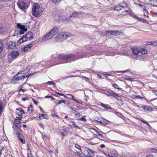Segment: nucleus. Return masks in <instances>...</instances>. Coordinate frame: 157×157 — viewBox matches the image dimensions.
<instances>
[{
    "instance_id": "obj_1",
    "label": "nucleus",
    "mask_w": 157,
    "mask_h": 157,
    "mask_svg": "<svg viewBox=\"0 0 157 157\" xmlns=\"http://www.w3.org/2000/svg\"><path fill=\"white\" fill-rule=\"evenodd\" d=\"M32 12L33 15L35 17L40 16L42 12L40 6L37 4H35L33 6Z\"/></svg>"
},
{
    "instance_id": "obj_2",
    "label": "nucleus",
    "mask_w": 157,
    "mask_h": 157,
    "mask_svg": "<svg viewBox=\"0 0 157 157\" xmlns=\"http://www.w3.org/2000/svg\"><path fill=\"white\" fill-rule=\"evenodd\" d=\"M17 26L18 29L15 30L14 35L17 36L18 34H22L25 32L27 31V29L25 28L24 25H23L20 23H18Z\"/></svg>"
},
{
    "instance_id": "obj_3",
    "label": "nucleus",
    "mask_w": 157,
    "mask_h": 157,
    "mask_svg": "<svg viewBox=\"0 0 157 157\" xmlns=\"http://www.w3.org/2000/svg\"><path fill=\"white\" fill-rule=\"evenodd\" d=\"M83 154L86 156L91 157L93 156L96 152L93 150H91L88 148H85L83 151Z\"/></svg>"
},
{
    "instance_id": "obj_4",
    "label": "nucleus",
    "mask_w": 157,
    "mask_h": 157,
    "mask_svg": "<svg viewBox=\"0 0 157 157\" xmlns=\"http://www.w3.org/2000/svg\"><path fill=\"white\" fill-rule=\"evenodd\" d=\"M73 36V34L69 33H65L62 32L59 33L58 35L59 37L62 39H65L69 37H72Z\"/></svg>"
},
{
    "instance_id": "obj_5",
    "label": "nucleus",
    "mask_w": 157,
    "mask_h": 157,
    "mask_svg": "<svg viewBox=\"0 0 157 157\" xmlns=\"http://www.w3.org/2000/svg\"><path fill=\"white\" fill-rule=\"evenodd\" d=\"M59 30L57 27H55L53 28L51 30L49 33L51 35L52 37L56 35L57 33L59 32Z\"/></svg>"
},
{
    "instance_id": "obj_6",
    "label": "nucleus",
    "mask_w": 157,
    "mask_h": 157,
    "mask_svg": "<svg viewBox=\"0 0 157 157\" xmlns=\"http://www.w3.org/2000/svg\"><path fill=\"white\" fill-rule=\"evenodd\" d=\"M17 5L21 9H25L27 8L26 4L23 2H20L17 3Z\"/></svg>"
},
{
    "instance_id": "obj_7",
    "label": "nucleus",
    "mask_w": 157,
    "mask_h": 157,
    "mask_svg": "<svg viewBox=\"0 0 157 157\" xmlns=\"http://www.w3.org/2000/svg\"><path fill=\"white\" fill-rule=\"evenodd\" d=\"M24 36L27 41H29L32 39L34 37L33 33L31 32H29Z\"/></svg>"
},
{
    "instance_id": "obj_8",
    "label": "nucleus",
    "mask_w": 157,
    "mask_h": 157,
    "mask_svg": "<svg viewBox=\"0 0 157 157\" xmlns=\"http://www.w3.org/2000/svg\"><path fill=\"white\" fill-rule=\"evenodd\" d=\"M131 50L132 53L134 55H137L139 54V50H138V49L136 47H132L131 48Z\"/></svg>"
},
{
    "instance_id": "obj_9",
    "label": "nucleus",
    "mask_w": 157,
    "mask_h": 157,
    "mask_svg": "<svg viewBox=\"0 0 157 157\" xmlns=\"http://www.w3.org/2000/svg\"><path fill=\"white\" fill-rule=\"evenodd\" d=\"M83 13L81 12H75L73 13L70 16V17H75L80 15H82Z\"/></svg>"
},
{
    "instance_id": "obj_10",
    "label": "nucleus",
    "mask_w": 157,
    "mask_h": 157,
    "mask_svg": "<svg viewBox=\"0 0 157 157\" xmlns=\"http://www.w3.org/2000/svg\"><path fill=\"white\" fill-rule=\"evenodd\" d=\"M7 45L8 48L12 49L16 47V44L15 43L12 41H10L7 44Z\"/></svg>"
},
{
    "instance_id": "obj_11",
    "label": "nucleus",
    "mask_w": 157,
    "mask_h": 157,
    "mask_svg": "<svg viewBox=\"0 0 157 157\" xmlns=\"http://www.w3.org/2000/svg\"><path fill=\"white\" fill-rule=\"evenodd\" d=\"M19 55V52L17 51H13L11 54L12 58L14 59L16 58Z\"/></svg>"
},
{
    "instance_id": "obj_12",
    "label": "nucleus",
    "mask_w": 157,
    "mask_h": 157,
    "mask_svg": "<svg viewBox=\"0 0 157 157\" xmlns=\"http://www.w3.org/2000/svg\"><path fill=\"white\" fill-rule=\"evenodd\" d=\"M16 111L17 113L19 116H22L25 113L24 111L21 108L17 109Z\"/></svg>"
},
{
    "instance_id": "obj_13",
    "label": "nucleus",
    "mask_w": 157,
    "mask_h": 157,
    "mask_svg": "<svg viewBox=\"0 0 157 157\" xmlns=\"http://www.w3.org/2000/svg\"><path fill=\"white\" fill-rule=\"evenodd\" d=\"M15 135L17 136L18 139L20 140L21 143L23 144L25 143V140H23V137L19 133L17 132L16 133Z\"/></svg>"
},
{
    "instance_id": "obj_14",
    "label": "nucleus",
    "mask_w": 157,
    "mask_h": 157,
    "mask_svg": "<svg viewBox=\"0 0 157 157\" xmlns=\"http://www.w3.org/2000/svg\"><path fill=\"white\" fill-rule=\"evenodd\" d=\"M51 36V35H50V34L49 33H47L42 38V40L43 41H45L47 40L51 39V38L52 37H49V38H48V37L49 36Z\"/></svg>"
},
{
    "instance_id": "obj_15",
    "label": "nucleus",
    "mask_w": 157,
    "mask_h": 157,
    "mask_svg": "<svg viewBox=\"0 0 157 157\" xmlns=\"http://www.w3.org/2000/svg\"><path fill=\"white\" fill-rule=\"evenodd\" d=\"M59 57L60 58L63 60H67L70 58V56L69 55H64L63 54H61L59 55Z\"/></svg>"
},
{
    "instance_id": "obj_16",
    "label": "nucleus",
    "mask_w": 157,
    "mask_h": 157,
    "mask_svg": "<svg viewBox=\"0 0 157 157\" xmlns=\"http://www.w3.org/2000/svg\"><path fill=\"white\" fill-rule=\"evenodd\" d=\"M139 54H141L142 55H144L147 53V50L144 48H142L139 50Z\"/></svg>"
},
{
    "instance_id": "obj_17",
    "label": "nucleus",
    "mask_w": 157,
    "mask_h": 157,
    "mask_svg": "<svg viewBox=\"0 0 157 157\" xmlns=\"http://www.w3.org/2000/svg\"><path fill=\"white\" fill-rule=\"evenodd\" d=\"M27 41L24 36L19 39L17 41L18 44H20L23 42Z\"/></svg>"
},
{
    "instance_id": "obj_18",
    "label": "nucleus",
    "mask_w": 157,
    "mask_h": 157,
    "mask_svg": "<svg viewBox=\"0 0 157 157\" xmlns=\"http://www.w3.org/2000/svg\"><path fill=\"white\" fill-rule=\"evenodd\" d=\"M120 33L117 31H111V33H110V35H113V36H117L119 35Z\"/></svg>"
},
{
    "instance_id": "obj_19",
    "label": "nucleus",
    "mask_w": 157,
    "mask_h": 157,
    "mask_svg": "<svg viewBox=\"0 0 157 157\" xmlns=\"http://www.w3.org/2000/svg\"><path fill=\"white\" fill-rule=\"evenodd\" d=\"M28 77V76H25V75H23L22 76H20V77H16V78H14L15 80H21L22 78H25Z\"/></svg>"
},
{
    "instance_id": "obj_20",
    "label": "nucleus",
    "mask_w": 157,
    "mask_h": 157,
    "mask_svg": "<svg viewBox=\"0 0 157 157\" xmlns=\"http://www.w3.org/2000/svg\"><path fill=\"white\" fill-rule=\"evenodd\" d=\"M90 131L94 135H97L99 133V132L97 130L93 128H90Z\"/></svg>"
},
{
    "instance_id": "obj_21",
    "label": "nucleus",
    "mask_w": 157,
    "mask_h": 157,
    "mask_svg": "<svg viewBox=\"0 0 157 157\" xmlns=\"http://www.w3.org/2000/svg\"><path fill=\"white\" fill-rule=\"evenodd\" d=\"M101 106L105 108V109H112V108L110 107L108 105L105 104L101 103Z\"/></svg>"
},
{
    "instance_id": "obj_22",
    "label": "nucleus",
    "mask_w": 157,
    "mask_h": 157,
    "mask_svg": "<svg viewBox=\"0 0 157 157\" xmlns=\"http://www.w3.org/2000/svg\"><path fill=\"white\" fill-rule=\"evenodd\" d=\"M143 109L144 110H148L150 111H152L153 110V109L151 108V107L146 106L143 107Z\"/></svg>"
},
{
    "instance_id": "obj_23",
    "label": "nucleus",
    "mask_w": 157,
    "mask_h": 157,
    "mask_svg": "<svg viewBox=\"0 0 157 157\" xmlns=\"http://www.w3.org/2000/svg\"><path fill=\"white\" fill-rule=\"evenodd\" d=\"M67 95L68 96H66V97H65L66 98H69L70 99H72L78 103V101H76L74 98L73 96L71 94H67Z\"/></svg>"
},
{
    "instance_id": "obj_24",
    "label": "nucleus",
    "mask_w": 157,
    "mask_h": 157,
    "mask_svg": "<svg viewBox=\"0 0 157 157\" xmlns=\"http://www.w3.org/2000/svg\"><path fill=\"white\" fill-rule=\"evenodd\" d=\"M121 14L122 15L124 16L128 14H131V13H130V12L127 10H125L122 12V13H121Z\"/></svg>"
},
{
    "instance_id": "obj_25",
    "label": "nucleus",
    "mask_w": 157,
    "mask_h": 157,
    "mask_svg": "<svg viewBox=\"0 0 157 157\" xmlns=\"http://www.w3.org/2000/svg\"><path fill=\"white\" fill-rule=\"evenodd\" d=\"M28 111L29 113H32L33 109L32 105H29L28 107Z\"/></svg>"
},
{
    "instance_id": "obj_26",
    "label": "nucleus",
    "mask_w": 157,
    "mask_h": 157,
    "mask_svg": "<svg viewBox=\"0 0 157 157\" xmlns=\"http://www.w3.org/2000/svg\"><path fill=\"white\" fill-rule=\"evenodd\" d=\"M114 10L119 11L121 10L120 5H117L114 7Z\"/></svg>"
},
{
    "instance_id": "obj_27",
    "label": "nucleus",
    "mask_w": 157,
    "mask_h": 157,
    "mask_svg": "<svg viewBox=\"0 0 157 157\" xmlns=\"http://www.w3.org/2000/svg\"><path fill=\"white\" fill-rule=\"evenodd\" d=\"M120 6L121 8H125L127 7L126 4L124 2H122L120 4Z\"/></svg>"
},
{
    "instance_id": "obj_28",
    "label": "nucleus",
    "mask_w": 157,
    "mask_h": 157,
    "mask_svg": "<svg viewBox=\"0 0 157 157\" xmlns=\"http://www.w3.org/2000/svg\"><path fill=\"white\" fill-rule=\"evenodd\" d=\"M4 108L2 105V103L1 101H0V115L2 114V113L3 112V110Z\"/></svg>"
},
{
    "instance_id": "obj_29",
    "label": "nucleus",
    "mask_w": 157,
    "mask_h": 157,
    "mask_svg": "<svg viewBox=\"0 0 157 157\" xmlns=\"http://www.w3.org/2000/svg\"><path fill=\"white\" fill-rule=\"evenodd\" d=\"M144 16L147 17H149V13L148 12L147 10H146V9L144 10Z\"/></svg>"
},
{
    "instance_id": "obj_30",
    "label": "nucleus",
    "mask_w": 157,
    "mask_h": 157,
    "mask_svg": "<svg viewBox=\"0 0 157 157\" xmlns=\"http://www.w3.org/2000/svg\"><path fill=\"white\" fill-rule=\"evenodd\" d=\"M3 47V44L2 41H0V53L2 52Z\"/></svg>"
},
{
    "instance_id": "obj_31",
    "label": "nucleus",
    "mask_w": 157,
    "mask_h": 157,
    "mask_svg": "<svg viewBox=\"0 0 157 157\" xmlns=\"http://www.w3.org/2000/svg\"><path fill=\"white\" fill-rule=\"evenodd\" d=\"M39 118L40 120H42L43 119H48L47 117L45 116L44 114H42L39 116Z\"/></svg>"
},
{
    "instance_id": "obj_32",
    "label": "nucleus",
    "mask_w": 157,
    "mask_h": 157,
    "mask_svg": "<svg viewBox=\"0 0 157 157\" xmlns=\"http://www.w3.org/2000/svg\"><path fill=\"white\" fill-rule=\"evenodd\" d=\"M138 20L140 21L143 22L147 23V21L146 19H144L141 18H138Z\"/></svg>"
},
{
    "instance_id": "obj_33",
    "label": "nucleus",
    "mask_w": 157,
    "mask_h": 157,
    "mask_svg": "<svg viewBox=\"0 0 157 157\" xmlns=\"http://www.w3.org/2000/svg\"><path fill=\"white\" fill-rule=\"evenodd\" d=\"M20 119H19V117H17L16 118V119L15 120V123H16L17 124H19L20 123Z\"/></svg>"
},
{
    "instance_id": "obj_34",
    "label": "nucleus",
    "mask_w": 157,
    "mask_h": 157,
    "mask_svg": "<svg viewBox=\"0 0 157 157\" xmlns=\"http://www.w3.org/2000/svg\"><path fill=\"white\" fill-rule=\"evenodd\" d=\"M65 101H64V100H59L57 102V104L59 105V104H60L61 103L65 104Z\"/></svg>"
},
{
    "instance_id": "obj_35",
    "label": "nucleus",
    "mask_w": 157,
    "mask_h": 157,
    "mask_svg": "<svg viewBox=\"0 0 157 157\" xmlns=\"http://www.w3.org/2000/svg\"><path fill=\"white\" fill-rule=\"evenodd\" d=\"M46 84H50V85H51V84H52L53 85H55V83L53 81H48V82H46Z\"/></svg>"
},
{
    "instance_id": "obj_36",
    "label": "nucleus",
    "mask_w": 157,
    "mask_h": 157,
    "mask_svg": "<svg viewBox=\"0 0 157 157\" xmlns=\"http://www.w3.org/2000/svg\"><path fill=\"white\" fill-rule=\"evenodd\" d=\"M113 86L115 88H116V89H121V88L119 87V86L118 85H117V84H114L113 85Z\"/></svg>"
},
{
    "instance_id": "obj_37",
    "label": "nucleus",
    "mask_w": 157,
    "mask_h": 157,
    "mask_svg": "<svg viewBox=\"0 0 157 157\" xmlns=\"http://www.w3.org/2000/svg\"><path fill=\"white\" fill-rule=\"evenodd\" d=\"M71 122L72 124L73 125V126L74 127H75V128H79L78 126L77 125H76L75 123H74L72 121H71Z\"/></svg>"
},
{
    "instance_id": "obj_38",
    "label": "nucleus",
    "mask_w": 157,
    "mask_h": 157,
    "mask_svg": "<svg viewBox=\"0 0 157 157\" xmlns=\"http://www.w3.org/2000/svg\"><path fill=\"white\" fill-rule=\"evenodd\" d=\"M75 147L76 148H77L79 150H81V147H80V146L79 145H78V144H75Z\"/></svg>"
},
{
    "instance_id": "obj_39",
    "label": "nucleus",
    "mask_w": 157,
    "mask_h": 157,
    "mask_svg": "<svg viewBox=\"0 0 157 157\" xmlns=\"http://www.w3.org/2000/svg\"><path fill=\"white\" fill-rule=\"evenodd\" d=\"M151 150L152 152H156L157 151V147L152 148L151 149Z\"/></svg>"
},
{
    "instance_id": "obj_40",
    "label": "nucleus",
    "mask_w": 157,
    "mask_h": 157,
    "mask_svg": "<svg viewBox=\"0 0 157 157\" xmlns=\"http://www.w3.org/2000/svg\"><path fill=\"white\" fill-rule=\"evenodd\" d=\"M32 46V44H30L26 45V47L28 48H30Z\"/></svg>"
},
{
    "instance_id": "obj_41",
    "label": "nucleus",
    "mask_w": 157,
    "mask_h": 157,
    "mask_svg": "<svg viewBox=\"0 0 157 157\" xmlns=\"http://www.w3.org/2000/svg\"><path fill=\"white\" fill-rule=\"evenodd\" d=\"M110 33H111V31H106L105 34L106 35H108V36H111Z\"/></svg>"
},
{
    "instance_id": "obj_42",
    "label": "nucleus",
    "mask_w": 157,
    "mask_h": 157,
    "mask_svg": "<svg viewBox=\"0 0 157 157\" xmlns=\"http://www.w3.org/2000/svg\"><path fill=\"white\" fill-rule=\"evenodd\" d=\"M154 1H155V3H156V2H157V1L156 0H154ZM155 4V3L154 2L153 3H152V2H151V3H150V4L151 5H153L155 6H157V5H156L155 4Z\"/></svg>"
},
{
    "instance_id": "obj_43",
    "label": "nucleus",
    "mask_w": 157,
    "mask_h": 157,
    "mask_svg": "<svg viewBox=\"0 0 157 157\" xmlns=\"http://www.w3.org/2000/svg\"><path fill=\"white\" fill-rule=\"evenodd\" d=\"M138 5L139 6H140V7H141V8H142L144 10L145 9H146V7H145L144 6H143V5H141V4H139Z\"/></svg>"
},
{
    "instance_id": "obj_44",
    "label": "nucleus",
    "mask_w": 157,
    "mask_h": 157,
    "mask_svg": "<svg viewBox=\"0 0 157 157\" xmlns=\"http://www.w3.org/2000/svg\"><path fill=\"white\" fill-rule=\"evenodd\" d=\"M54 3H57V2H60L61 0H52Z\"/></svg>"
},
{
    "instance_id": "obj_45",
    "label": "nucleus",
    "mask_w": 157,
    "mask_h": 157,
    "mask_svg": "<svg viewBox=\"0 0 157 157\" xmlns=\"http://www.w3.org/2000/svg\"><path fill=\"white\" fill-rule=\"evenodd\" d=\"M28 50V48L26 47V46H25L23 48V50L24 51H25Z\"/></svg>"
},
{
    "instance_id": "obj_46",
    "label": "nucleus",
    "mask_w": 157,
    "mask_h": 157,
    "mask_svg": "<svg viewBox=\"0 0 157 157\" xmlns=\"http://www.w3.org/2000/svg\"><path fill=\"white\" fill-rule=\"evenodd\" d=\"M56 93L57 94H59L60 95L63 96H64V97H66V96L65 95L63 94L62 93H59V92H56Z\"/></svg>"
},
{
    "instance_id": "obj_47",
    "label": "nucleus",
    "mask_w": 157,
    "mask_h": 157,
    "mask_svg": "<svg viewBox=\"0 0 157 157\" xmlns=\"http://www.w3.org/2000/svg\"><path fill=\"white\" fill-rule=\"evenodd\" d=\"M28 98H25V97L23 98L22 99V100L24 101H25V100H28Z\"/></svg>"
},
{
    "instance_id": "obj_48",
    "label": "nucleus",
    "mask_w": 157,
    "mask_h": 157,
    "mask_svg": "<svg viewBox=\"0 0 157 157\" xmlns=\"http://www.w3.org/2000/svg\"><path fill=\"white\" fill-rule=\"evenodd\" d=\"M33 103L35 104L36 105H37V104H38V102L34 100H33Z\"/></svg>"
},
{
    "instance_id": "obj_49",
    "label": "nucleus",
    "mask_w": 157,
    "mask_h": 157,
    "mask_svg": "<svg viewBox=\"0 0 157 157\" xmlns=\"http://www.w3.org/2000/svg\"><path fill=\"white\" fill-rule=\"evenodd\" d=\"M130 15H131L132 17H133L136 18H137L138 19V17H137L135 15H132V13L131 14H129Z\"/></svg>"
},
{
    "instance_id": "obj_50",
    "label": "nucleus",
    "mask_w": 157,
    "mask_h": 157,
    "mask_svg": "<svg viewBox=\"0 0 157 157\" xmlns=\"http://www.w3.org/2000/svg\"><path fill=\"white\" fill-rule=\"evenodd\" d=\"M53 116L54 117H57L59 119L60 118V117L58 116V115L56 114H53Z\"/></svg>"
},
{
    "instance_id": "obj_51",
    "label": "nucleus",
    "mask_w": 157,
    "mask_h": 157,
    "mask_svg": "<svg viewBox=\"0 0 157 157\" xmlns=\"http://www.w3.org/2000/svg\"><path fill=\"white\" fill-rule=\"evenodd\" d=\"M26 90H25L24 89H22V88H21V89H20L19 91H22V92H24L25 91H26Z\"/></svg>"
},
{
    "instance_id": "obj_52",
    "label": "nucleus",
    "mask_w": 157,
    "mask_h": 157,
    "mask_svg": "<svg viewBox=\"0 0 157 157\" xmlns=\"http://www.w3.org/2000/svg\"><path fill=\"white\" fill-rule=\"evenodd\" d=\"M39 108L40 111L43 113H44V111L42 109L41 107H39Z\"/></svg>"
},
{
    "instance_id": "obj_53",
    "label": "nucleus",
    "mask_w": 157,
    "mask_h": 157,
    "mask_svg": "<svg viewBox=\"0 0 157 157\" xmlns=\"http://www.w3.org/2000/svg\"><path fill=\"white\" fill-rule=\"evenodd\" d=\"M142 122H143V123H145V124H147L148 125H149V124H148V123L146 121H143V120H142Z\"/></svg>"
},
{
    "instance_id": "obj_54",
    "label": "nucleus",
    "mask_w": 157,
    "mask_h": 157,
    "mask_svg": "<svg viewBox=\"0 0 157 157\" xmlns=\"http://www.w3.org/2000/svg\"><path fill=\"white\" fill-rule=\"evenodd\" d=\"M146 157H153V156L152 155H147Z\"/></svg>"
},
{
    "instance_id": "obj_55",
    "label": "nucleus",
    "mask_w": 157,
    "mask_h": 157,
    "mask_svg": "<svg viewBox=\"0 0 157 157\" xmlns=\"http://www.w3.org/2000/svg\"><path fill=\"white\" fill-rule=\"evenodd\" d=\"M80 120L81 121H86V119L85 118L83 117L80 118Z\"/></svg>"
},
{
    "instance_id": "obj_56",
    "label": "nucleus",
    "mask_w": 157,
    "mask_h": 157,
    "mask_svg": "<svg viewBox=\"0 0 157 157\" xmlns=\"http://www.w3.org/2000/svg\"><path fill=\"white\" fill-rule=\"evenodd\" d=\"M75 115L78 117H79L80 115V113L77 112L76 113Z\"/></svg>"
},
{
    "instance_id": "obj_57",
    "label": "nucleus",
    "mask_w": 157,
    "mask_h": 157,
    "mask_svg": "<svg viewBox=\"0 0 157 157\" xmlns=\"http://www.w3.org/2000/svg\"><path fill=\"white\" fill-rule=\"evenodd\" d=\"M136 98H140V99H142V98H144L143 97H140V96H137L136 97Z\"/></svg>"
},
{
    "instance_id": "obj_58",
    "label": "nucleus",
    "mask_w": 157,
    "mask_h": 157,
    "mask_svg": "<svg viewBox=\"0 0 157 157\" xmlns=\"http://www.w3.org/2000/svg\"><path fill=\"white\" fill-rule=\"evenodd\" d=\"M32 155L31 153H30L29 154L28 153V157H32Z\"/></svg>"
},
{
    "instance_id": "obj_59",
    "label": "nucleus",
    "mask_w": 157,
    "mask_h": 157,
    "mask_svg": "<svg viewBox=\"0 0 157 157\" xmlns=\"http://www.w3.org/2000/svg\"><path fill=\"white\" fill-rule=\"evenodd\" d=\"M105 146L104 144H101L100 145V147L101 148H103L105 147Z\"/></svg>"
},
{
    "instance_id": "obj_60",
    "label": "nucleus",
    "mask_w": 157,
    "mask_h": 157,
    "mask_svg": "<svg viewBox=\"0 0 157 157\" xmlns=\"http://www.w3.org/2000/svg\"><path fill=\"white\" fill-rule=\"evenodd\" d=\"M151 44H152L153 45H154V46H155V45L157 46V43H156V42H154L153 43Z\"/></svg>"
},
{
    "instance_id": "obj_61",
    "label": "nucleus",
    "mask_w": 157,
    "mask_h": 157,
    "mask_svg": "<svg viewBox=\"0 0 157 157\" xmlns=\"http://www.w3.org/2000/svg\"><path fill=\"white\" fill-rule=\"evenodd\" d=\"M57 19H55V20H56V21H59L60 20V18L59 17V16H57Z\"/></svg>"
},
{
    "instance_id": "obj_62",
    "label": "nucleus",
    "mask_w": 157,
    "mask_h": 157,
    "mask_svg": "<svg viewBox=\"0 0 157 157\" xmlns=\"http://www.w3.org/2000/svg\"><path fill=\"white\" fill-rule=\"evenodd\" d=\"M98 135L99 136H100V137L101 138H102L103 137V136H102V135H101L100 134H99V133L98 134Z\"/></svg>"
},
{
    "instance_id": "obj_63",
    "label": "nucleus",
    "mask_w": 157,
    "mask_h": 157,
    "mask_svg": "<svg viewBox=\"0 0 157 157\" xmlns=\"http://www.w3.org/2000/svg\"><path fill=\"white\" fill-rule=\"evenodd\" d=\"M21 73H22V71H19L18 72V73H17V75H18V74H21Z\"/></svg>"
},
{
    "instance_id": "obj_64",
    "label": "nucleus",
    "mask_w": 157,
    "mask_h": 157,
    "mask_svg": "<svg viewBox=\"0 0 157 157\" xmlns=\"http://www.w3.org/2000/svg\"><path fill=\"white\" fill-rule=\"evenodd\" d=\"M45 97L46 98H52V97L50 96H45Z\"/></svg>"
}]
</instances>
